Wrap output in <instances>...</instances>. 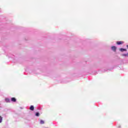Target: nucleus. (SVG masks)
I'll return each instance as SVG.
<instances>
[{
  "label": "nucleus",
  "instance_id": "f257e3e1",
  "mask_svg": "<svg viewBox=\"0 0 128 128\" xmlns=\"http://www.w3.org/2000/svg\"><path fill=\"white\" fill-rule=\"evenodd\" d=\"M124 41H118L116 42V44H118V46H120V44H124Z\"/></svg>",
  "mask_w": 128,
  "mask_h": 128
},
{
  "label": "nucleus",
  "instance_id": "f03ea898",
  "mask_svg": "<svg viewBox=\"0 0 128 128\" xmlns=\"http://www.w3.org/2000/svg\"><path fill=\"white\" fill-rule=\"evenodd\" d=\"M112 50L114 52H116V46H112Z\"/></svg>",
  "mask_w": 128,
  "mask_h": 128
},
{
  "label": "nucleus",
  "instance_id": "7ed1b4c3",
  "mask_svg": "<svg viewBox=\"0 0 128 128\" xmlns=\"http://www.w3.org/2000/svg\"><path fill=\"white\" fill-rule=\"evenodd\" d=\"M11 100L12 102H16V98H11Z\"/></svg>",
  "mask_w": 128,
  "mask_h": 128
},
{
  "label": "nucleus",
  "instance_id": "20e7f679",
  "mask_svg": "<svg viewBox=\"0 0 128 128\" xmlns=\"http://www.w3.org/2000/svg\"><path fill=\"white\" fill-rule=\"evenodd\" d=\"M30 110H34V106H30Z\"/></svg>",
  "mask_w": 128,
  "mask_h": 128
},
{
  "label": "nucleus",
  "instance_id": "39448f33",
  "mask_svg": "<svg viewBox=\"0 0 128 128\" xmlns=\"http://www.w3.org/2000/svg\"><path fill=\"white\" fill-rule=\"evenodd\" d=\"M120 52H126V49L121 48L120 49Z\"/></svg>",
  "mask_w": 128,
  "mask_h": 128
},
{
  "label": "nucleus",
  "instance_id": "423d86ee",
  "mask_svg": "<svg viewBox=\"0 0 128 128\" xmlns=\"http://www.w3.org/2000/svg\"><path fill=\"white\" fill-rule=\"evenodd\" d=\"M5 101L6 102H10V100L8 98H6L5 99Z\"/></svg>",
  "mask_w": 128,
  "mask_h": 128
},
{
  "label": "nucleus",
  "instance_id": "0eeeda50",
  "mask_svg": "<svg viewBox=\"0 0 128 128\" xmlns=\"http://www.w3.org/2000/svg\"><path fill=\"white\" fill-rule=\"evenodd\" d=\"M40 124H44V122L42 120H40Z\"/></svg>",
  "mask_w": 128,
  "mask_h": 128
},
{
  "label": "nucleus",
  "instance_id": "6e6552de",
  "mask_svg": "<svg viewBox=\"0 0 128 128\" xmlns=\"http://www.w3.org/2000/svg\"><path fill=\"white\" fill-rule=\"evenodd\" d=\"M36 116H40V113L36 112Z\"/></svg>",
  "mask_w": 128,
  "mask_h": 128
},
{
  "label": "nucleus",
  "instance_id": "1a4fd4ad",
  "mask_svg": "<svg viewBox=\"0 0 128 128\" xmlns=\"http://www.w3.org/2000/svg\"><path fill=\"white\" fill-rule=\"evenodd\" d=\"M2 122V116H0V122Z\"/></svg>",
  "mask_w": 128,
  "mask_h": 128
},
{
  "label": "nucleus",
  "instance_id": "9d476101",
  "mask_svg": "<svg viewBox=\"0 0 128 128\" xmlns=\"http://www.w3.org/2000/svg\"><path fill=\"white\" fill-rule=\"evenodd\" d=\"M122 56H126L127 54H122Z\"/></svg>",
  "mask_w": 128,
  "mask_h": 128
},
{
  "label": "nucleus",
  "instance_id": "9b49d317",
  "mask_svg": "<svg viewBox=\"0 0 128 128\" xmlns=\"http://www.w3.org/2000/svg\"><path fill=\"white\" fill-rule=\"evenodd\" d=\"M126 46H127V48H128V45H127Z\"/></svg>",
  "mask_w": 128,
  "mask_h": 128
}]
</instances>
